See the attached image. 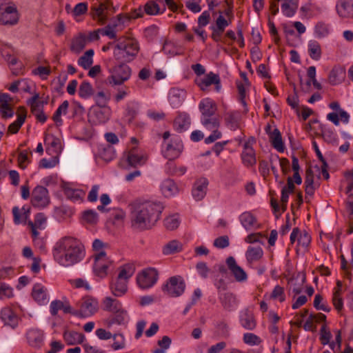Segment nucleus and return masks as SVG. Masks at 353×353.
Listing matches in <instances>:
<instances>
[{"instance_id": "nucleus-1", "label": "nucleus", "mask_w": 353, "mask_h": 353, "mask_svg": "<svg viewBox=\"0 0 353 353\" xmlns=\"http://www.w3.org/2000/svg\"><path fill=\"white\" fill-rule=\"evenodd\" d=\"M130 208L131 225L134 230L141 231L153 227L163 210L161 203L151 201L133 203Z\"/></svg>"}, {"instance_id": "nucleus-2", "label": "nucleus", "mask_w": 353, "mask_h": 353, "mask_svg": "<svg viewBox=\"0 0 353 353\" xmlns=\"http://www.w3.org/2000/svg\"><path fill=\"white\" fill-rule=\"evenodd\" d=\"M83 245L75 238L64 236L53 250L54 260L62 266L68 267L80 262L84 257Z\"/></svg>"}, {"instance_id": "nucleus-3", "label": "nucleus", "mask_w": 353, "mask_h": 353, "mask_svg": "<svg viewBox=\"0 0 353 353\" xmlns=\"http://www.w3.org/2000/svg\"><path fill=\"white\" fill-rule=\"evenodd\" d=\"M139 46L134 39L120 38L114 47V57L121 62H130L137 55Z\"/></svg>"}, {"instance_id": "nucleus-4", "label": "nucleus", "mask_w": 353, "mask_h": 353, "mask_svg": "<svg viewBox=\"0 0 353 353\" xmlns=\"http://www.w3.org/2000/svg\"><path fill=\"white\" fill-rule=\"evenodd\" d=\"M134 273V267L132 264H125L120 268L118 276L110 283L111 293L115 296H122L128 291L129 279Z\"/></svg>"}, {"instance_id": "nucleus-5", "label": "nucleus", "mask_w": 353, "mask_h": 353, "mask_svg": "<svg viewBox=\"0 0 353 353\" xmlns=\"http://www.w3.org/2000/svg\"><path fill=\"white\" fill-rule=\"evenodd\" d=\"M115 12L116 8L110 0L101 1L91 8V14L93 19L97 20L101 24L105 23L109 16Z\"/></svg>"}, {"instance_id": "nucleus-6", "label": "nucleus", "mask_w": 353, "mask_h": 353, "mask_svg": "<svg viewBox=\"0 0 353 353\" xmlns=\"http://www.w3.org/2000/svg\"><path fill=\"white\" fill-rule=\"evenodd\" d=\"M79 310H74L73 315L81 318L88 317L93 315L98 310V301L90 297H83L79 303Z\"/></svg>"}, {"instance_id": "nucleus-7", "label": "nucleus", "mask_w": 353, "mask_h": 353, "mask_svg": "<svg viewBox=\"0 0 353 353\" xmlns=\"http://www.w3.org/2000/svg\"><path fill=\"white\" fill-rule=\"evenodd\" d=\"M185 288V284L180 276H172L165 285L163 286V291L172 297L181 296Z\"/></svg>"}, {"instance_id": "nucleus-8", "label": "nucleus", "mask_w": 353, "mask_h": 353, "mask_svg": "<svg viewBox=\"0 0 353 353\" xmlns=\"http://www.w3.org/2000/svg\"><path fill=\"white\" fill-rule=\"evenodd\" d=\"M158 275V272L155 268H146L138 274L137 276V283L142 289L150 288L157 283Z\"/></svg>"}, {"instance_id": "nucleus-9", "label": "nucleus", "mask_w": 353, "mask_h": 353, "mask_svg": "<svg viewBox=\"0 0 353 353\" xmlns=\"http://www.w3.org/2000/svg\"><path fill=\"white\" fill-rule=\"evenodd\" d=\"M131 76V68L125 64H120L112 70L111 75L108 77L110 83L121 85L128 80Z\"/></svg>"}, {"instance_id": "nucleus-10", "label": "nucleus", "mask_w": 353, "mask_h": 353, "mask_svg": "<svg viewBox=\"0 0 353 353\" xmlns=\"http://www.w3.org/2000/svg\"><path fill=\"white\" fill-rule=\"evenodd\" d=\"M112 264V261L106 256V253L101 250L95 255L93 267L94 274L101 278L105 277L108 274V269Z\"/></svg>"}, {"instance_id": "nucleus-11", "label": "nucleus", "mask_w": 353, "mask_h": 353, "mask_svg": "<svg viewBox=\"0 0 353 353\" xmlns=\"http://www.w3.org/2000/svg\"><path fill=\"white\" fill-rule=\"evenodd\" d=\"M195 82L202 91H207L208 87L213 84L215 85L216 92H219L221 89V79L219 74L212 72L202 77L196 78Z\"/></svg>"}, {"instance_id": "nucleus-12", "label": "nucleus", "mask_w": 353, "mask_h": 353, "mask_svg": "<svg viewBox=\"0 0 353 353\" xmlns=\"http://www.w3.org/2000/svg\"><path fill=\"white\" fill-rule=\"evenodd\" d=\"M335 9L339 19L353 21V0H338Z\"/></svg>"}, {"instance_id": "nucleus-13", "label": "nucleus", "mask_w": 353, "mask_h": 353, "mask_svg": "<svg viewBox=\"0 0 353 353\" xmlns=\"http://www.w3.org/2000/svg\"><path fill=\"white\" fill-rule=\"evenodd\" d=\"M31 202L38 208H43L50 203L48 190L43 186H37L32 191Z\"/></svg>"}, {"instance_id": "nucleus-14", "label": "nucleus", "mask_w": 353, "mask_h": 353, "mask_svg": "<svg viewBox=\"0 0 353 353\" xmlns=\"http://www.w3.org/2000/svg\"><path fill=\"white\" fill-rule=\"evenodd\" d=\"M226 264L231 274L237 282H245L248 279L245 271L240 267L233 256H229L226 259Z\"/></svg>"}, {"instance_id": "nucleus-15", "label": "nucleus", "mask_w": 353, "mask_h": 353, "mask_svg": "<svg viewBox=\"0 0 353 353\" xmlns=\"http://www.w3.org/2000/svg\"><path fill=\"white\" fill-rule=\"evenodd\" d=\"M111 112V108L109 106L92 107L90 109L89 117L95 123H105L110 119Z\"/></svg>"}, {"instance_id": "nucleus-16", "label": "nucleus", "mask_w": 353, "mask_h": 353, "mask_svg": "<svg viewBox=\"0 0 353 353\" xmlns=\"http://www.w3.org/2000/svg\"><path fill=\"white\" fill-rule=\"evenodd\" d=\"M19 17L17 8L8 6L1 14L0 21L4 25H14L18 22Z\"/></svg>"}, {"instance_id": "nucleus-17", "label": "nucleus", "mask_w": 353, "mask_h": 353, "mask_svg": "<svg viewBox=\"0 0 353 353\" xmlns=\"http://www.w3.org/2000/svg\"><path fill=\"white\" fill-rule=\"evenodd\" d=\"M208 185V181L205 178H201L195 182L192 192L196 201H201L205 197Z\"/></svg>"}, {"instance_id": "nucleus-18", "label": "nucleus", "mask_w": 353, "mask_h": 353, "mask_svg": "<svg viewBox=\"0 0 353 353\" xmlns=\"http://www.w3.org/2000/svg\"><path fill=\"white\" fill-rule=\"evenodd\" d=\"M0 317L6 325L10 326L12 328L18 325L19 318L10 307H3L1 310Z\"/></svg>"}, {"instance_id": "nucleus-19", "label": "nucleus", "mask_w": 353, "mask_h": 353, "mask_svg": "<svg viewBox=\"0 0 353 353\" xmlns=\"http://www.w3.org/2000/svg\"><path fill=\"white\" fill-rule=\"evenodd\" d=\"M45 143L49 146L46 150L51 154L58 156L61 152L62 147L61 139L54 135H46L45 137Z\"/></svg>"}, {"instance_id": "nucleus-20", "label": "nucleus", "mask_w": 353, "mask_h": 353, "mask_svg": "<svg viewBox=\"0 0 353 353\" xmlns=\"http://www.w3.org/2000/svg\"><path fill=\"white\" fill-rule=\"evenodd\" d=\"M27 339L31 346L39 348L43 343V332L39 329H30L27 332Z\"/></svg>"}, {"instance_id": "nucleus-21", "label": "nucleus", "mask_w": 353, "mask_h": 353, "mask_svg": "<svg viewBox=\"0 0 353 353\" xmlns=\"http://www.w3.org/2000/svg\"><path fill=\"white\" fill-rule=\"evenodd\" d=\"M47 218L43 213H38L36 214L34 221H29L28 225L31 229L32 236L33 238H37L39 235L38 229L44 228L43 225L46 224Z\"/></svg>"}, {"instance_id": "nucleus-22", "label": "nucleus", "mask_w": 353, "mask_h": 353, "mask_svg": "<svg viewBox=\"0 0 353 353\" xmlns=\"http://www.w3.org/2000/svg\"><path fill=\"white\" fill-rule=\"evenodd\" d=\"M240 323L243 327L248 330H253L256 326V322L253 313L245 310L240 316Z\"/></svg>"}, {"instance_id": "nucleus-23", "label": "nucleus", "mask_w": 353, "mask_h": 353, "mask_svg": "<svg viewBox=\"0 0 353 353\" xmlns=\"http://www.w3.org/2000/svg\"><path fill=\"white\" fill-rule=\"evenodd\" d=\"M263 256V249L260 246H249L245 252L248 264L259 261Z\"/></svg>"}, {"instance_id": "nucleus-24", "label": "nucleus", "mask_w": 353, "mask_h": 353, "mask_svg": "<svg viewBox=\"0 0 353 353\" xmlns=\"http://www.w3.org/2000/svg\"><path fill=\"white\" fill-rule=\"evenodd\" d=\"M161 191L165 197H170L178 193L179 189L172 179H166L160 185Z\"/></svg>"}, {"instance_id": "nucleus-25", "label": "nucleus", "mask_w": 353, "mask_h": 353, "mask_svg": "<svg viewBox=\"0 0 353 353\" xmlns=\"http://www.w3.org/2000/svg\"><path fill=\"white\" fill-rule=\"evenodd\" d=\"M199 109L202 114V118H208L215 114L216 106L212 100L206 99L200 103Z\"/></svg>"}, {"instance_id": "nucleus-26", "label": "nucleus", "mask_w": 353, "mask_h": 353, "mask_svg": "<svg viewBox=\"0 0 353 353\" xmlns=\"http://www.w3.org/2000/svg\"><path fill=\"white\" fill-rule=\"evenodd\" d=\"M63 336L66 343L69 345L81 344L85 339L84 334L75 331H65Z\"/></svg>"}, {"instance_id": "nucleus-27", "label": "nucleus", "mask_w": 353, "mask_h": 353, "mask_svg": "<svg viewBox=\"0 0 353 353\" xmlns=\"http://www.w3.org/2000/svg\"><path fill=\"white\" fill-rule=\"evenodd\" d=\"M182 149L183 145L180 141L178 143H175L174 145H173L172 143H169L167 145L166 148L164 151V156L170 161H172L177 158L180 155Z\"/></svg>"}, {"instance_id": "nucleus-28", "label": "nucleus", "mask_w": 353, "mask_h": 353, "mask_svg": "<svg viewBox=\"0 0 353 353\" xmlns=\"http://www.w3.org/2000/svg\"><path fill=\"white\" fill-rule=\"evenodd\" d=\"M190 118L185 113H181L174 119V127L179 132H182L186 130L190 125Z\"/></svg>"}, {"instance_id": "nucleus-29", "label": "nucleus", "mask_w": 353, "mask_h": 353, "mask_svg": "<svg viewBox=\"0 0 353 353\" xmlns=\"http://www.w3.org/2000/svg\"><path fill=\"white\" fill-rule=\"evenodd\" d=\"M103 309L110 312H119L122 305L119 301L110 296H106L102 301Z\"/></svg>"}, {"instance_id": "nucleus-30", "label": "nucleus", "mask_w": 353, "mask_h": 353, "mask_svg": "<svg viewBox=\"0 0 353 353\" xmlns=\"http://www.w3.org/2000/svg\"><path fill=\"white\" fill-rule=\"evenodd\" d=\"M26 118V111L24 108H20L17 112V119L8 127V132L12 134L18 132L20 128L24 123Z\"/></svg>"}, {"instance_id": "nucleus-31", "label": "nucleus", "mask_w": 353, "mask_h": 353, "mask_svg": "<svg viewBox=\"0 0 353 353\" xmlns=\"http://www.w3.org/2000/svg\"><path fill=\"white\" fill-rule=\"evenodd\" d=\"M33 299L40 304L44 303L47 299V290L40 283H36L32 292Z\"/></svg>"}, {"instance_id": "nucleus-32", "label": "nucleus", "mask_w": 353, "mask_h": 353, "mask_svg": "<svg viewBox=\"0 0 353 353\" xmlns=\"http://www.w3.org/2000/svg\"><path fill=\"white\" fill-rule=\"evenodd\" d=\"M345 77V70L341 67H334L330 71L328 80L332 85L340 83Z\"/></svg>"}, {"instance_id": "nucleus-33", "label": "nucleus", "mask_w": 353, "mask_h": 353, "mask_svg": "<svg viewBox=\"0 0 353 353\" xmlns=\"http://www.w3.org/2000/svg\"><path fill=\"white\" fill-rule=\"evenodd\" d=\"M272 146L279 152H282L284 151L285 147L282 140L280 131L277 128L272 130L270 137H269Z\"/></svg>"}, {"instance_id": "nucleus-34", "label": "nucleus", "mask_w": 353, "mask_h": 353, "mask_svg": "<svg viewBox=\"0 0 353 353\" xmlns=\"http://www.w3.org/2000/svg\"><path fill=\"white\" fill-rule=\"evenodd\" d=\"M241 159L243 163L247 167L252 166L256 163L255 152L252 148H243Z\"/></svg>"}, {"instance_id": "nucleus-35", "label": "nucleus", "mask_w": 353, "mask_h": 353, "mask_svg": "<svg viewBox=\"0 0 353 353\" xmlns=\"http://www.w3.org/2000/svg\"><path fill=\"white\" fill-rule=\"evenodd\" d=\"M220 301L223 308L228 311H231L237 303L235 295L230 292L223 294Z\"/></svg>"}, {"instance_id": "nucleus-36", "label": "nucleus", "mask_w": 353, "mask_h": 353, "mask_svg": "<svg viewBox=\"0 0 353 353\" xmlns=\"http://www.w3.org/2000/svg\"><path fill=\"white\" fill-rule=\"evenodd\" d=\"M96 107H106L110 99V94L108 92L100 90L92 96Z\"/></svg>"}, {"instance_id": "nucleus-37", "label": "nucleus", "mask_w": 353, "mask_h": 353, "mask_svg": "<svg viewBox=\"0 0 353 353\" xmlns=\"http://www.w3.org/2000/svg\"><path fill=\"white\" fill-rule=\"evenodd\" d=\"M78 93L81 98L86 99L94 95V90L89 82L84 81L80 84Z\"/></svg>"}, {"instance_id": "nucleus-38", "label": "nucleus", "mask_w": 353, "mask_h": 353, "mask_svg": "<svg viewBox=\"0 0 353 353\" xmlns=\"http://www.w3.org/2000/svg\"><path fill=\"white\" fill-rule=\"evenodd\" d=\"M239 220L246 230H250L256 222V218L250 212L242 213L239 216Z\"/></svg>"}, {"instance_id": "nucleus-39", "label": "nucleus", "mask_w": 353, "mask_h": 353, "mask_svg": "<svg viewBox=\"0 0 353 353\" xmlns=\"http://www.w3.org/2000/svg\"><path fill=\"white\" fill-rule=\"evenodd\" d=\"M308 53L314 60H319L321 57V46L316 41L311 40L308 43Z\"/></svg>"}, {"instance_id": "nucleus-40", "label": "nucleus", "mask_w": 353, "mask_h": 353, "mask_svg": "<svg viewBox=\"0 0 353 353\" xmlns=\"http://www.w3.org/2000/svg\"><path fill=\"white\" fill-rule=\"evenodd\" d=\"M69 106V102L68 101H64L57 108L56 112H54L52 119L56 123L57 125H61L63 123V120L61 118V114H66L68 112V108Z\"/></svg>"}, {"instance_id": "nucleus-41", "label": "nucleus", "mask_w": 353, "mask_h": 353, "mask_svg": "<svg viewBox=\"0 0 353 353\" xmlns=\"http://www.w3.org/2000/svg\"><path fill=\"white\" fill-rule=\"evenodd\" d=\"M85 37H84V35L80 34L79 36L72 39L70 46V50L75 53H79L85 48Z\"/></svg>"}, {"instance_id": "nucleus-42", "label": "nucleus", "mask_w": 353, "mask_h": 353, "mask_svg": "<svg viewBox=\"0 0 353 353\" xmlns=\"http://www.w3.org/2000/svg\"><path fill=\"white\" fill-rule=\"evenodd\" d=\"M182 250V244L178 241L173 240L163 247V252L165 254H172Z\"/></svg>"}, {"instance_id": "nucleus-43", "label": "nucleus", "mask_w": 353, "mask_h": 353, "mask_svg": "<svg viewBox=\"0 0 353 353\" xmlns=\"http://www.w3.org/2000/svg\"><path fill=\"white\" fill-rule=\"evenodd\" d=\"M94 55V50H87L83 56H81L79 60L78 63L81 66H82L84 69L89 68L92 63V57Z\"/></svg>"}, {"instance_id": "nucleus-44", "label": "nucleus", "mask_w": 353, "mask_h": 353, "mask_svg": "<svg viewBox=\"0 0 353 353\" xmlns=\"http://www.w3.org/2000/svg\"><path fill=\"white\" fill-rule=\"evenodd\" d=\"M138 104L136 102H130L126 105L125 117L128 118V123L132 122L138 114Z\"/></svg>"}, {"instance_id": "nucleus-45", "label": "nucleus", "mask_w": 353, "mask_h": 353, "mask_svg": "<svg viewBox=\"0 0 353 353\" xmlns=\"http://www.w3.org/2000/svg\"><path fill=\"white\" fill-rule=\"evenodd\" d=\"M128 161L130 165L136 167L143 164L145 159L143 155H140L136 153L135 151L132 150L128 154Z\"/></svg>"}, {"instance_id": "nucleus-46", "label": "nucleus", "mask_w": 353, "mask_h": 353, "mask_svg": "<svg viewBox=\"0 0 353 353\" xmlns=\"http://www.w3.org/2000/svg\"><path fill=\"white\" fill-rule=\"evenodd\" d=\"M201 123L210 130H218L220 125L219 120L214 115L208 118H201Z\"/></svg>"}, {"instance_id": "nucleus-47", "label": "nucleus", "mask_w": 353, "mask_h": 353, "mask_svg": "<svg viewBox=\"0 0 353 353\" xmlns=\"http://www.w3.org/2000/svg\"><path fill=\"white\" fill-rule=\"evenodd\" d=\"M114 316H112L110 319L108 320L107 324L108 327L112 326L113 324H119L121 325L124 323L125 319L126 316V312L124 311L122 308L119 312H113Z\"/></svg>"}, {"instance_id": "nucleus-48", "label": "nucleus", "mask_w": 353, "mask_h": 353, "mask_svg": "<svg viewBox=\"0 0 353 353\" xmlns=\"http://www.w3.org/2000/svg\"><path fill=\"white\" fill-rule=\"evenodd\" d=\"M182 91L173 90L169 96V101L173 108L181 105L183 103V99L181 97Z\"/></svg>"}, {"instance_id": "nucleus-49", "label": "nucleus", "mask_w": 353, "mask_h": 353, "mask_svg": "<svg viewBox=\"0 0 353 353\" xmlns=\"http://www.w3.org/2000/svg\"><path fill=\"white\" fill-rule=\"evenodd\" d=\"M225 121L230 128L236 129L238 125V114L232 112H226Z\"/></svg>"}, {"instance_id": "nucleus-50", "label": "nucleus", "mask_w": 353, "mask_h": 353, "mask_svg": "<svg viewBox=\"0 0 353 353\" xmlns=\"http://www.w3.org/2000/svg\"><path fill=\"white\" fill-rule=\"evenodd\" d=\"M320 130L321 132V135L324 140L327 143H332L336 140V135L334 132L327 128L323 124H320Z\"/></svg>"}, {"instance_id": "nucleus-51", "label": "nucleus", "mask_w": 353, "mask_h": 353, "mask_svg": "<svg viewBox=\"0 0 353 353\" xmlns=\"http://www.w3.org/2000/svg\"><path fill=\"white\" fill-rule=\"evenodd\" d=\"M166 172L169 174L183 175L186 172V168L184 166L177 168L173 162L170 161L166 164Z\"/></svg>"}, {"instance_id": "nucleus-52", "label": "nucleus", "mask_w": 353, "mask_h": 353, "mask_svg": "<svg viewBox=\"0 0 353 353\" xmlns=\"http://www.w3.org/2000/svg\"><path fill=\"white\" fill-rule=\"evenodd\" d=\"M243 342L249 345H258L261 343V339L257 335L253 333H245L243 337Z\"/></svg>"}, {"instance_id": "nucleus-53", "label": "nucleus", "mask_w": 353, "mask_h": 353, "mask_svg": "<svg viewBox=\"0 0 353 353\" xmlns=\"http://www.w3.org/2000/svg\"><path fill=\"white\" fill-rule=\"evenodd\" d=\"M82 218L89 224H95L98 221V214L93 210H88L83 212Z\"/></svg>"}, {"instance_id": "nucleus-54", "label": "nucleus", "mask_w": 353, "mask_h": 353, "mask_svg": "<svg viewBox=\"0 0 353 353\" xmlns=\"http://www.w3.org/2000/svg\"><path fill=\"white\" fill-rule=\"evenodd\" d=\"M332 336V334L326 324H323L320 330V341L321 343L323 345H327L330 343Z\"/></svg>"}, {"instance_id": "nucleus-55", "label": "nucleus", "mask_w": 353, "mask_h": 353, "mask_svg": "<svg viewBox=\"0 0 353 353\" xmlns=\"http://www.w3.org/2000/svg\"><path fill=\"white\" fill-rule=\"evenodd\" d=\"M64 194L68 199L74 201H77L81 199L82 192L79 190H75L71 188H65Z\"/></svg>"}, {"instance_id": "nucleus-56", "label": "nucleus", "mask_w": 353, "mask_h": 353, "mask_svg": "<svg viewBox=\"0 0 353 353\" xmlns=\"http://www.w3.org/2000/svg\"><path fill=\"white\" fill-rule=\"evenodd\" d=\"M165 228L170 230L177 228L179 225V220L176 215H172L164 220Z\"/></svg>"}, {"instance_id": "nucleus-57", "label": "nucleus", "mask_w": 353, "mask_h": 353, "mask_svg": "<svg viewBox=\"0 0 353 353\" xmlns=\"http://www.w3.org/2000/svg\"><path fill=\"white\" fill-rule=\"evenodd\" d=\"M144 10L148 14L154 15L159 12V6L156 2L150 1L145 5Z\"/></svg>"}, {"instance_id": "nucleus-58", "label": "nucleus", "mask_w": 353, "mask_h": 353, "mask_svg": "<svg viewBox=\"0 0 353 353\" xmlns=\"http://www.w3.org/2000/svg\"><path fill=\"white\" fill-rule=\"evenodd\" d=\"M314 31L316 36L321 38L327 35L329 29L327 25L324 23L319 22L316 25Z\"/></svg>"}, {"instance_id": "nucleus-59", "label": "nucleus", "mask_w": 353, "mask_h": 353, "mask_svg": "<svg viewBox=\"0 0 353 353\" xmlns=\"http://www.w3.org/2000/svg\"><path fill=\"white\" fill-rule=\"evenodd\" d=\"M115 26L108 25L105 28H99L98 32L102 35L108 36L110 39H116Z\"/></svg>"}, {"instance_id": "nucleus-60", "label": "nucleus", "mask_w": 353, "mask_h": 353, "mask_svg": "<svg viewBox=\"0 0 353 353\" xmlns=\"http://www.w3.org/2000/svg\"><path fill=\"white\" fill-rule=\"evenodd\" d=\"M271 298L274 299H279L280 302H283L285 299L283 288L279 285H276L271 294Z\"/></svg>"}, {"instance_id": "nucleus-61", "label": "nucleus", "mask_w": 353, "mask_h": 353, "mask_svg": "<svg viewBox=\"0 0 353 353\" xmlns=\"http://www.w3.org/2000/svg\"><path fill=\"white\" fill-rule=\"evenodd\" d=\"M0 112L3 119L10 118L14 115V111L8 103L0 105Z\"/></svg>"}, {"instance_id": "nucleus-62", "label": "nucleus", "mask_w": 353, "mask_h": 353, "mask_svg": "<svg viewBox=\"0 0 353 353\" xmlns=\"http://www.w3.org/2000/svg\"><path fill=\"white\" fill-rule=\"evenodd\" d=\"M216 333L221 337H228L230 335L228 325L224 322L219 323L216 326Z\"/></svg>"}, {"instance_id": "nucleus-63", "label": "nucleus", "mask_w": 353, "mask_h": 353, "mask_svg": "<svg viewBox=\"0 0 353 353\" xmlns=\"http://www.w3.org/2000/svg\"><path fill=\"white\" fill-rule=\"evenodd\" d=\"M112 338L114 340L112 345L114 350H117L125 347L124 338L122 334H114Z\"/></svg>"}, {"instance_id": "nucleus-64", "label": "nucleus", "mask_w": 353, "mask_h": 353, "mask_svg": "<svg viewBox=\"0 0 353 353\" xmlns=\"http://www.w3.org/2000/svg\"><path fill=\"white\" fill-rule=\"evenodd\" d=\"M214 246L218 248L223 249L229 246V238L228 236H221L214 241Z\"/></svg>"}]
</instances>
